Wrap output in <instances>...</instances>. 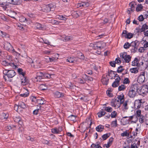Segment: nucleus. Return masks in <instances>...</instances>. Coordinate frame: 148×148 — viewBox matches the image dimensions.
Segmentation results:
<instances>
[{
	"mask_svg": "<svg viewBox=\"0 0 148 148\" xmlns=\"http://www.w3.org/2000/svg\"><path fill=\"white\" fill-rule=\"evenodd\" d=\"M139 44V42L138 41L136 40L134 41H132L130 43V47H138Z\"/></svg>",
	"mask_w": 148,
	"mask_h": 148,
	"instance_id": "20",
	"label": "nucleus"
},
{
	"mask_svg": "<svg viewBox=\"0 0 148 148\" xmlns=\"http://www.w3.org/2000/svg\"><path fill=\"white\" fill-rule=\"evenodd\" d=\"M106 114V113L105 111L103 109H102L98 112L97 113V115L99 118H100L104 116Z\"/></svg>",
	"mask_w": 148,
	"mask_h": 148,
	"instance_id": "24",
	"label": "nucleus"
},
{
	"mask_svg": "<svg viewBox=\"0 0 148 148\" xmlns=\"http://www.w3.org/2000/svg\"><path fill=\"white\" fill-rule=\"evenodd\" d=\"M56 18H57L58 19L60 20H63L64 21H65L67 19L65 16H63L62 15H57L56 16Z\"/></svg>",
	"mask_w": 148,
	"mask_h": 148,
	"instance_id": "29",
	"label": "nucleus"
},
{
	"mask_svg": "<svg viewBox=\"0 0 148 148\" xmlns=\"http://www.w3.org/2000/svg\"><path fill=\"white\" fill-rule=\"evenodd\" d=\"M109 79L108 78L103 77L101 80V81L103 85H107L108 83Z\"/></svg>",
	"mask_w": 148,
	"mask_h": 148,
	"instance_id": "25",
	"label": "nucleus"
},
{
	"mask_svg": "<svg viewBox=\"0 0 148 148\" xmlns=\"http://www.w3.org/2000/svg\"><path fill=\"white\" fill-rule=\"evenodd\" d=\"M121 136L123 137L125 136H129V133L127 132V131L126 130L125 132H124L123 133L121 134Z\"/></svg>",
	"mask_w": 148,
	"mask_h": 148,
	"instance_id": "50",
	"label": "nucleus"
},
{
	"mask_svg": "<svg viewBox=\"0 0 148 148\" xmlns=\"http://www.w3.org/2000/svg\"><path fill=\"white\" fill-rule=\"evenodd\" d=\"M117 121L116 120H115V121H112L111 125L112 127H116L117 126Z\"/></svg>",
	"mask_w": 148,
	"mask_h": 148,
	"instance_id": "56",
	"label": "nucleus"
},
{
	"mask_svg": "<svg viewBox=\"0 0 148 148\" xmlns=\"http://www.w3.org/2000/svg\"><path fill=\"white\" fill-rule=\"evenodd\" d=\"M7 73H8L7 76L9 78L13 77L16 74V73L14 70H8Z\"/></svg>",
	"mask_w": 148,
	"mask_h": 148,
	"instance_id": "12",
	"label": "nucleus"
},
{
	"mask_svg": "<svg viewBox=\"0 0 148 148\" xmlns=\"http://www.w3.org/2000/svg\"><path fill=\"white\" fill-rule=\"evenodd\" d=\"M45 103V101L44 99L41 98L38 99L37 103L38 105H44Z\"/></svg>",
	"mask_w": 148,
	"mask_h": 148,
	"instance_id": "28",
	"label": "nucleus"
},
{
	"mask_svg": "<svg viewBox=\"0 0 148 148\" xmlns=\"http://www.w3.org/2000/svg\"><path fill=\"white\" fill-rule=\"evenodd\" d=\"M99 143V142H97V144H95L94 143L92 144V145H91V148H97V147Z\"/></svg>",
	"mask_w": 148,
	"mask_h": 148,
	"instance_id": "64",
	"label": "nucleus"
},
{
	"mask_svg": "<svg viewBox=\"0 0 148 148\" xmlns=\"http://www.w3.org/2000/svg\"><path fill=\"white\" fill-rule=\"evenodd\" d=\"M111 105L115 108H118L120 106L121 103L119 102L116 99H113L111 102Z\"/></svg>",
	"mask_w": 148,
	"mask_h": 148,
	"instance_id": "9",
	"label": "nucleus"
},
{
	"mask_svg": "<svg viewBox=\"0 0 148 148\" xmlns=\"http://www.w3.org/2000/svg\"><path fill=\"white\" fill-rule=\"evenodd\" d=\"M29 93L28 91H27V92L25 93L20 94V96L21 97H27L29 95Z\"/></svg>",
	"mask_w": 148,
	"mask_h": 148,
	"instance_id": "60",
	"label": "nucleus"
},
{
	"mask_svg": "<svg viewBox=\"0 0 148 148\" xmlns=\"http://www.w3.org/2000/svg\"><path fill=\"white\" fill-rule=\"evenodd\" d=\"M139 94L143 95L146 94L148 92V86L145 85L143 86L142 87L140 90H139Z\"/></svg>",
	"mask_w": 148,
	"mask_h": 148,
	"instance_id": "4",
	"label": "nucleus"
},
{
	"mask_svg": "<svg viewBox=\"0 0 148 148\" xmlns=\"http://www.w3.org/2000/svg\"><path fill=\"white\" fill-rule=\"evenodd\" d=\"M7 34L6 32H3L2 31L0 30V36L2 37H5L6 35Z\"/></svg>",
	"mask_w": 148,
	"mask_h": 148,
	"instance_id": "61",
	"label": "nucleus"
},
{
	"mask_svg": "<svg viewBox=\"0 0 148 148\" xmlns=\"http://www.w3.org/2000/svg\"><path fill=\"white\" fill-rule=\"evenodd\" d=\"M138 47H132V49L131 50V53H135Z\"/></svg>",
	"mask_w": 148,
	"mask_h": 148,
	"instance_id": "62",
	"label": "nucleus"
},
{
	"mask_svg": "<svg viewBox=\"0 0 148 148\" xmlns=\"http://www.w3.org/2000/svg\"><path fill=\"white\" fill-rule=\"evenodd\" d=\"M130 71L132 73H136L138 71V69L137 67H135L130 69Z\"/></svg>",
	"mask_w": 148,
	"mask_h": 148,
	"instance_id": "33",
	"label": "nucleus"
},
{
	"mask_svg": "<svg viewBox=\"0 0 148 148\" xmlns=\"http://www.w3.org/2000/svg\"><path fill=\"white\" fill-rule=\"evenodd\" d=\"M111 118H115L117 115V113L115 111L112 112L110 114Z\"/></svg>",
	"mask_w": 148,
	"mask_h": 148,
	"instance_id": "48",
	"label": "nucleus"
},
{
	"mask_svg": "<svg viewBox=\"0 0 148 148\" xmlns=\"http://www.w3.org/2000/svg\"><path fill=\"white\" fill-rule=\"evenodd\" d=\"M143 6L141 4H138L136 9V11L137 12L140 11L143 9Z\"/></svg>",
	"mask_w": 148,
	"mask_h": 148,
	"instance_id": "31",
	"label": "nucleus"
},
{
	"mask_svg": "<svg viewBox=\"0 0 148 148\" xmlns=\"http://www.w3.org/2000/svg\"><path fill=\"white\" fill-rule=\"evenodd\" d=\"M76 116L75 115L71 114L68 117L69 119L71 121H74L75 120Z\"/></svg>",
	"mask_w": 148,
	"mask_h": 148,
	"instance_id": "45",
	"label": "nucleus"
},
{
	"mask_svg": "<svg viewBox=\"0 0 148 148\" xmlns=\"http://www.w3.org/2000/svg\"><path fill=\"white\" fill-rule=\"evenodd\" d=\"M16 107H17V108L19 107L21 108L25 109L26 108V105L23 102L20 101L18 102V105H17Z\"/></svg>",
	"mask_w": 148,
	"mask_h": 148,
	"instance_id": "26",
	"label": "nucleus"
},
{
	"mask_svg": "<svg viewBox=\"0 0 148 148\" xmlns=\"http://www.w3.org/2000/svg\"><path fill=\"white\" fill-rule=\"evenodd\" d=\"M120 56L122 60L124 61L126 63H129L131 61V56L127 55L126 52H123L120 53Z\"/></svg>",
	"mask_w": 148,
	"mask_h": 148,
	"instance_id": "2",
	"label": "nucleus"
},
{
	"mask_svg": "<svg viewBox=\"0 0 148 148\" xmlns=\"http://www.w3.org/2000/svg\"><path fill=\"white\" fill-rule=\"evenodd\" d=\"M7 55L6 52L2 51L0 50V56L3 58H4L6 57Z\"/></svg>",
	"mask_w": 148,
	"mask_h": 148,
	"instance_id": "51",
	"label": "nucleus"
},
{
	"mask_svg": "<svg viewBox=\"0 0 148 148\" xmlns=\"http://www.w3.org/2000/svg\"><path fill=\"white\" fill-rule=\"evenodd\" d=\"M0 5L3 8L6 7V3L5 0H0Z\"/></svg>",
	"mask_w": 148,
	"mask_h": 148,
	"instance_id": "38",
	"label": "nucleus"
},
{
	"mask_svg": "<svg viewBox=\"0 0 148 148\" xmlns=\"http://www.w3.org/2000/svg\"><path fill=\"white\" fill-rule=\"evenodd\" d=\"M130 83V81L127 78H125L123 80V83L124 84H129Z\"/></svg>",
	"mask_w": 148,
	"mask_h": 148,
	"instance_id": "57",
	"label": "nucleus"
},
{
	"mask_svg": "<svg viewBox=\"0 0 148 148\" xmlns=\"http://www.w3.org/2000/svg\"><path fill=\"white\" fill-rule=\"evenodd\" d=\"M35 27L37 28L40 30H43L45 29V26L38 23H36L34 24Z\"/></svg>",
	"mask_w": 148,
	"mask_h": 148,
	"instance_id": "16",
	"label": "nucleus"
},
{
	"mask_svg": "<svg viewBox=\"0 0 148 148\" xmlns=\"http://www.w3.org/2000/svg\"><path fill=\"white\" fill-rule=\"evenodd\" d=\"M104 129V126L103 125H100L96 127V130L99 132H101L103 131Z\"/></svg>",
	"mask_w": 148,
	"mask_h": 148,
	"instance_id": "27",
	"label": "nucleus"
},
{
	"mask_svg": "<svg viewBox=\"0 0 148 148\" xmlns=\"http://www.w3.org/2000/svg\"><path fill=\"white\" fill-rule=\"evenodd\" d=\"M130 89L128 93V96L131 98H133L135 97L138 93Z\"/></svg>",
	"mask_w": 148,
	"mask_h": 148,
	"instance_id": "15",
	"label": "nucleus"
},
{
	"mask_svg": "<svg viewBox=\"0 0 148 148\" xmlns=\"http://www.w3.org/2000/svg\"><path fill=\"white\" fill-rule=\"evenodd\" d=\"M120 84V83L117 82L116 81H114L112 83V86L113 88H116L118 87Z\"/></svg>",
	"mask_w": 148,
	"mask_h": 148,
	"instance_id": "47",
	"label": "nucleus"
},
{
	"mask_svg": "<svg viewBox=\"0 0 148 148\" xmlns=\"http://www.w3.org/2000/svg\"><path fill=\"white\" fill-rule=\"evenodd\" d=\"M126 88V86L122 84L119 86L118 88V90L119 91L124 90Z\"/></svg>",
	"mask_w": 148,
	"mask_h": 148,
	"instance_id": "39",
	"label": "nucleus"
},
{
	"mask_svg": "<svg viewBox=\"0 0 148 148\" xmlns=\"http://www.w3.org/2000/svg\"><path fill=\"white\" fill-rule=\"evenodd\" d=\"M17 72L19 75H22L21 76L25 75V73L23 72V70L21 68L18 69L17 70Z\"/></svg>",
	"mask_w": 148,
	"mask_h": 148,
	"instance_id": "34",
	"label": "nucleus"
},
{
	"mask_svg": "<svg viewBox=\"0 0 148 148\" xmlns=\"http://www.w3.org/2000/svg\"><path fill=\"white\" fill-rule=\"evenodd\" d=\"M39 88L42 90H44L47 89V85L44 84L40 85Z\"/></svg>",
	"mask_w": 148,
	"mask_h": 148,
	"instance_id": "32",
	"label": "nucleus"
},
{
	"mask_svg": "<svg viewBox=\"0 0 148 148\" xmlns=\"http://www.w3.org/2000/svg\"><path fill=\"white\" fill-rule=\"evenodd\" d=\"M51 132L53 134H58L60 133L58 131V130L57 128H54L51 129Z\"/></svg>",
	"mask_w": 148,
	"mask_h": 148,
	"instance_id": "53",
	"label": "nucleus"
},
{
	"mask_svg": "<svg viewBox=\"0 0 148 148\" xmlns=\"http://www.w3.org/2000/svg\"><path fill=\"white\" fill-rule=\"evenodd\" d=\"M4 48L9 52L12 53H17L14 49L12 46L9 42H5L4 44Z\"/></svg>",
	"mask_w": 148,
	"mask_h": 148,
	"instance_id": "3",
	"label": "nucleus"
},
{
	"mask_svg": "<svg viewBox=\"0 0 148 148\" xmlns=\"http://www.w3.org/2000/svg\"><path fill=\"white\" fill-rule=\"evenodd\" d=\"M140 87L139 84H133L131 87L130 89L136 92L139 94V90H140Z\"/></svg>",
	"mask_w": 148,
	"mask_h": 148,
	"instance_id": "13",
	"label": "nucleus"
},
{
	"mask_svg": "<svg viewBox=\"0 0 148 148\" xmlns=\"http://www.w3.org/2000/svg\"><path fill=\"white\" fill-rule=\"evenodd\" d=\"M53 5L51 4H48L47 5H44L42 7V10L45 12H48L53 9Z\"/></svg>",
	"mask_w": 148,
	"mask_h": 148,
	"instance_id": "6",
	"label": "nucleus"
},
{
	"mask_svg": "<svg viewBox=\"0 0 148 148\" xmlns=\"http://www.w3.org/2000/svg\"><path fill=\"white\" fill-rule=\"evenodd\" d=\"M54 97L56 98H62L64 97V94L61 92L56 91L53 93Z\"/></svg>",
	"mask_w": 148,
	"mask_h": 148,
	"instance_id": "11",
	"label": "nucleus"
},
{
	"mask_svg": "<svg viewBox=\"0 0 148 148\" xmlns=\"http://www.w3.org/2000/svg\"><path fill=\"white\" fill-rule=\"evenodd\" d=\"M21 84L22 85L25 86L29 83V81L28 77L25 75L20 77Z\"/></svg>",
	"mask_w": 148,
	"mask_h": 148,
	"instance_id": "5",
	"label": "nucleus"
},
{
	"mask_svg": "<svg viewBox=\"0 0 148 148\" xmlns=\"http://www.w3.org/2000/svg\"><path fill=\"white\" fill-rule=\"evenodd\" d=\"M78 56L79 58L82 60H84V54L81 52H79L78 53Z\"/></svg>",
	"mask_w": 148,
	"mask_h": 148,
	"instance_id": "58",
	"label": "nucleus"
},
{
	"mask_svg": "<svg viewBox=\"0 0 148 148\" xmlns=\"http://www.w3.org/2000/svg\"><path fill=\"white\" fill-rule=\"evenodd\" d=\"M142 99H138L136 100L134 105L135 106H136L137 108H139L140 107L141 104L142 103H144V101H142Z\"/></svg>",
	"mask_w": 148,
	"mask_h": 148,
	"instance_id": "14",
	"label": "nucleus"
},
{
	"mask_svg": "<svg viewBox=\"0 0 148 148\" xmlns=\"http://www.w3.org/2000/svg\"><path fill=\"white\" fill-rule=\"evenodd\" d=\"M47 59H49V60H48L47 61L48 62H52L53 61H54L55 60H56V58L54 57H52L51 58L47 56V58H46Z\"/></svg>",
	"mask_w": 148,
	"mask_h": 148,
	"instance_id": "49",
	"label": "nucleus"
},
{
	"mask_svg": "<svg viewBox=\"0 0 148 148\" xmlns=\"http://www.w3.org/2000/svg\"><path fill=\"white\" fill-rule=\"evenodd\" d=\"M116 99L121 103L123 104L124 101V95L122 94L121 95H118Z\"/></svg>",
	"mask_w": 148,
	"mask_h": 148,
	"instance_id": "17",
	"label": "nucleus"
},
{
	"mask_svg": "<svg viewBox=\"0 0 148 148\" xmlns=\"http://www.w3.org/2000/svg\"><path fill=\"white\" fill-rule=\"evenodd\" d=\"M127 102L128 101H126L123 103V109L125 110H127L128 108V107L127 106Z\"/></svg>",
	"mask_w": 148,
	"mask_h": 148,
	"instance_id": "41",
	"label": "nucleus"
},
{
	"mask_svg": "<svg viewBox=\"0 0 148 148\" xmlns=\"http://www.w3.org/2000/svg\"><path fill=\"white\" fill-rule=\"evenodd\" d=\"M122 35L125 38L130 39L133 37V34L130 32H128L127 30H124L123 31Z\"/></svg>",
	"mask_w": 148,
	"mask_h": 148,
	"instance_id": "7",
	"label": "nucleus"
},
{
	"mask_svg": "<svg viewBox=\"0 0 148 148\" xmlns=\"http://www.w3.org/2000/svg\"><path fill=\"white\" fill-rule=\"evenodd\" d=\"M134 143L132 142L130 148H138L140 144V140L139 139H137L134 141Z\"/></svg>",
	"mask_w": 148,
	"mask_h": 148,
	"instance_id": "8",
	"label": "nucleus"
},
{
	"mask_svg": "<svg viewBox=\"0 0 148 148\" xmlns=\"http://www.w3.org/2000/svg\"><path fill=\"white\" fill-rule=\"evenodd\" d=\"M8 114L3 112L1 115L0 118L2 119H7L8 118Z\"/></svg>",
	"mask_w": 148,
	"mask_h": 148,
	"instance_id": "40",
	"label": "nucleus"
},
{
	"mask_svg": "<svg viewBox=\"0 0 148 148\" xmlns=\"http://www.w3.org/2000/svg\"><path fill=\"white\" fill-rule=\"evenodd\" d=\"M103 108H104L105 111H106V112H110L112 110V108L109 106L104 107Z\"/></svg>",
	"mask_w": 148,
	"mask_h": 148,
	"instance_id": "44",
	"label": "nucleus"
},
{
	"mask_svg": "<svg viewBox=\"0 0 148 148\" xmlns=\"http://www.w3.org/2000/svg\"><path fill=\"white\" fill-rule=\"evenodd\" d=\"M129 5L130 8L134 10V6L136 5V3L135 1H132L129 3Z\"/></svg>",
	"mask_w": 148,
	"mask_h": 148,
	"instance_id": "37",
	"label": "nucleus"
},
{
	"mask_svg": "<svg viewBox=\"0 0 148 148\" xmlns=\"http://www.w3.org/2000/svg\"><path fill=\"white\" fill-rule=\"evenodd\" d=\"M1 64L3 65L10 67V68L15 69L18 67L16 63L15 64L13 62H9L8 60L2 61Z\"/></svg>",
	"mask_w": 148,
	"mask_h": 148,
	"instance_id": "1",
	"label": "nucleus"
},
{
	"mask_svg": "<svg viewBox=\"0 0 148 148\" xmlns=\"http://www.w3.org/2000/svg\"><path fill=\"white\" fill-rule=\"evenodd\" d=\"M44 72L41 71H39L36 73V76L35 77V79L36 80V81H38V79H43Z\"/></svg>",
	"mask_w": 148,
	"mask_h": 148,
	"instance_id": "10",
	"label": "nucleus"
},
{
	"mask_svg": "<svg viewBox=\"0 0 148 148\" xmlns=\"http://www.w3.org/2000/svg\"><path fill=\"white\" fill-rule=\"evenodd\" d=\"M38 98H37L36 97L31 96L30 98V99L33 103H37Z\"/></svg>",
	"mask_w": 148,
	"mask_h": 148,
	"instance_id": "42",
	"label": "nucleus"
},
{
	"mask_svg": "<svg viewBox=\"0 0 148 148\" xmlns=\"http://www.w3.org/2000/svg\"><path fill=\"white\" fill-rule=\"evenodd\" d=\"M141 31L142 32L145 31V30L148 29V25H147L146 24L143 25L141 28Z\"/></svg>",
	"mask_w": 148,
	"mask_h": 148,
	"instance_id": "43",
	"label": "nucleus"
},
{
	"mask_svg": "<svg viewBox=\"0 0 148 148\" xmlns=\"http://www.w3.org/2000/svg\"><path fill=\"white\" fill-rule=\"evenodd\" d=\"M123 67V66H119L118 67L116 72L119 73L123 72L124 70V69L122 68Z\"/></svg>",
	"mask_w": 148,
	"mask_h": 148,
	"instance_id": "46",
	"label": "nucleus"
},
{
	"mask_svg": "<svg viewBox=\"0 0 148 148\" xmlns=\"http://www.w3.org/2000/svg\"><path fill=\"white\" fill-rule=\"evenodd\" d=\"M19 21L21 22H26L27 23V24H28V23H30L29 22L30 21V20L29 18L27 19L26 18L24 17L21 16L19 18Z\"/></svg>",
	"mask_w": 148,
	"mask_h": 148,
	"instance_id": "21",
	"label": "nucleus"
},
{
	"mask_svg": "<svg viewBox=\"0 0 148 148\" xmlns=\"http://www.w3.org/2000/svg\"><path fill=\"white\" fill-rule=\"evenodd\" d=\"M63 38H64V40L66 41H70L73 40V37L71 36H64Z\"/></svg>",
	"mask_w": 148,
	"mask_h": 148,
	"instance_id": "35",
	"label": "nucleus"
},
{
	"mask_svg": "<svg viewBox=\"0 0 148 148\" xmlns=\"http://www.w3.org/2000/svg\"><path fill=\"white\" fill-rule=\"evenodd\" d=\"M110 65L113 67H115L116 66V62L115 61H111L109 62Z\"/></svg>",
	"mask_w": 148,
	"mask_h": 148,
	"instance_id": "63",
	"label": "nucleus"
},
{
	"mask_svg": "<svg viewBox=\"0 0 148 148\" xmlns=\"http://www.w3.org/2000/svg\"><path fill=\"white\" fill-rule=\"evenodd\" d=\"M13 119L15 122L18 123L19 125H21L23 123L21 118L20 116L14 117Z\"/></svg>",
	"mask_w": 148,
	"mask_h": 148,
	"instance_id": "19",
	"label": "nucleus"
},
{
	"mask_svg": "<svg viewBox=\"0 0 148 148\" xmlns=\"http://www.w3.org/2000/svg\"><path fill=\"white\" fill-rule=\"evenodd\" d=\"M130 47V43L127 42L124 44L123 47L125 49H128Z\"/></svg>",
	"mask_w": 148,
	"mask_h": 148,
	"instance_id": "54",
	"label": "nucleus"
},
{
	"mask_svg": "<svg viewBox=\"0 0 148 148\" xmlns=\"http://www.w3.org/2000/svg\"><path fill=\"white\" fill-rule=\"evenodd\" d=\"M121 120L124 123V125L127 124L129 123V122L130 121H129V119L128 118H127V119H122Z\"/></svg>",
	"mask_w": 148,
	"mask_h": 148,
	"instance_id": "52",
	"label": "nucleus"
},
{
	"mask_svg": "<svg viewBox=\"0 0 148 148\" xmlns=\"http://www.w3.org/2000/svg\"><path fill=\"white\" fill-rule=\"evenodd\" d=\"M75 58L74 57H70L69 58H68L67 59L66 61L67 62H69L70 63H75Z\"/></svg>",
	"mask_w": 148,
	"mask_h": 148,
	"instance_id": "30",
	"label": "nucleus"
},
{
	"mask_svg": "<svg viewBox=\"0 0 148 148\" xmlns=\"http://www.w3.org/2000/svg\"><path fill=\"white\" fill-rule=\"evenodd\" d=\"M110 135V133H107L102 135L101 137L103 140H105L109 137Z\"/></svg>",
	"mask_w": 148,
	"mask_h": 148,
	"instance_id": "36",
	"label": "nucleus"
},
{
	"mask_svg": "<svg viewBox=\"0 0 148 148\" xmlns=\"http://www.w3.org/2000/svg\"><path fill=\"white\" fill-rule=\"evenodd\" d=\"M115 62L116 63L120 64L121 63V58L119 57L117 58L116 59Z\"/></svg>",
	"mask_w": 148,
	"mask_h": 148,
	"instance_id": "59",
	"label": "nucleus"
},
{
	"mask_svg": "<svg viewBox=\"0 0 148 148\" xmlns=\"http://www.w3.org/2000/svg\"><path fill=\"white\" fill-rule=\"evenodd\" d=\"M51 75L49 74L44 72L43 79L45 78H50Z\"/></svg>",
	"mask_w": 148,
	"mask_h": 148,
	"instance_id": "55",
	"label": "nucleus"
},
{
	"mask_svg": "<svg viewBox=\"0 0 148 148\" xmlns=\"http://www.w3.org/2000/svg\"><path fill=\"white\" fill-rule=\"evenodd\" d=\"M140 60V58H135L134 60L132 62V65L133 66H137Z\"/></svg>",
	"mask_w": 148,
	"mask_h": 148,
	"instance_id": "23",
	"label": "nucleus"
},
{
	"mask_svg": "<svg viewBox=\"0 0 148 148\" xmlns=\"http://www.w3.org/2000/svg\"><path fill=\"white\" fill-rule=\"evenodd\" d=\"M145 79V76L143 75H139L138 77L137 81L139 83H142L144 82Z\"/></svg>",
	"mask_w": 148,
	"mask_h": 148,
	"instance_id": "22",
	"label": "nucleus"
},
{
	"mask_svg": "<svg viewBox=\"0 0 148 148\" xmlns=\"http://www.w3.org/2000/svg\"><path fill=\"white\" fill-rule=\"evenodd\" d=\"M10 3L13 5H19L21 3L22 0H9Z\"/></svg>",
	"mask_w": 148,
	"mask_h": 148,
	"instance_id": "18",
	"label": "nucleus"
}]
</instances>
